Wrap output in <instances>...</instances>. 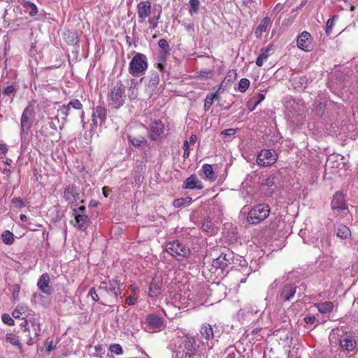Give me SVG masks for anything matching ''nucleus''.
I'll list each match as a JSON object with an SVG mask.
<instances>
[{
  "mask_svg": "<svg viewBox=\"0 0 358 358\" xmlns=\"http://www.w3.org/2000/svg\"><path fill=\"white\" fill-rule=\"evenodd\" d=\"M208 352L194 337L178 338L175 343L173 358H207Z\"/></svg>",
  "mask_w": 358,
  "mask_h": 358,
  "instance_id": "1",
  "label": "nucleus"
},
{
  "mask_svg": "<svg viewBox=\"0 0 358 358\" xmlns=\"http://www.w3.org/2000/svg\"><path fill=\"white\" fill-rule=\"evenodd\" d=\"M284 105L288 120L296 126L302 124L306 115L303 101L287 97L285 99Z\"/></svg>",
  "mask_w": 358,
  "mask_h": 358,
  "instance_id": "2",
  "label": "nucleus"
},
{
  "mask_svg": "<svg viewBox=\"0 0 358 358\" xmlns=\"http://www.w3.org/2000/svg\"><path fill=\"white\" fill-rule=\"evenodd\" d=\"M270 212L271 208L268 204L257 203L248 212L247 220L250 224H258L268 217Z\"/></svg>",
  "mask_w": 358,
  "mask_h": 358,
  "instance_id": "3",
  "label": "nucleus"
},
{
  "mask_svg": "<svg viewBox=\"0 0 358 358\" xmlns=\"http://www.w3.org/2000/svg\"><path fill=\"white\" fill-rule=\"evenodd\" d=\"M166 251L178 261H182L190 255L189 248L179 241H169L166 244Z\"/></svg>",
  "mask_w": 358,
  "mask_h": 358,
  "instance_id": "4",
  "label": "nucleus"
},
{
  "mask_svg": "<svg viewBox=\"0 0 358 358\" xmlns=\"http://www.w3.org/2000/svg\"><path fill=\"white\" fill-rule=\"evenodd\" d=\"M148 67V59L145 55L137 52L129 63V73L137 77L143 74Z\"/></svg>",
  "mask_w": 358,
  "mask_h": 358,
  "instance_id": "5",
  "label": "nucleus"
},
{
  "mask_svg": "<svg viewBox=\"0 0 358 358\" xmlns=\"http://www.w3.org/2000/svg\"><path fill=\"white\" fill-rule=\"evenodd\" d=\"M215 333L213 330V327L209 324H203L200 329V338L196 339L199 343H202L201 347L205 348L208 352L213 346Z\"/></svg>",
  "mask_w": 358,
  "mask_h": 358,
  "instance_id": "6",
  "label": "nucleus"
},
{
  "mask_svg": "<svg viewBox=\"0 0 358 358\" xmlns=\"http://www.w3.org/2000/svg\"><path fill=\"white\" fill-rule=\"evenodd\" d=\"M232 258L233 253L229 250H225L218 257L213 259L210 271L216 273L218 270L224 271L231 264Z\"/></svg>",
  "mask_w": 358,
  "mask_h": 358,
  "instance_id": "7",
  "label": "nucleus"
},
{
  "mask_svg": "<svg viewBox=\"0 0 358 358\" xmlns=\"http://www.w3.org/2000/svg\"><path fill=\"white\" fill-rule=\"evenodd\" d=\"M73 216L75 218L73 226L79 231H85L90 223V219L85 213V207L80 206L73 208Z\"/></svg>",
  "mask_w": 358,
  "mask_h": 358,
  "instance_id": "8",
  "label": "nucleus"
},
{
  "mask_svg": "<svg viewBox=\"0 0 358 358\" xmlns=\"http://www.w3.org/2000/svg\"><path fill=\"white\" fill-rule=\"evenodd\" d=\"M297 286L294 283H287L280 287L276 299L281 303L290 301L296 293Z\"/></svg>",
  "mask_w": 358,
  "mask_h": 358,
  "instance_id": "9",
  "label": "nucleus"
},
{
  "mask_svg": "<svg viewBox=\"0 0 358 358\" xmlns=\"http://www.w3.org/2000/svg\"><path fill=\"white\" fill-rule=\"evenodd\" d=\"M277 159V154L274 150L264 149L257 155V164L260 166H270L275 163Z\"/></svg>",
  "mask_w": 358,
  "mask_h": 358,
  "instance_id": "10",
  "label": "nucleus"
},
{
  "mask_svg": "<svg viewBox=\"0 0 358 358\" xmlns=\"http://www.w3.org/2000/svg\"><path fill=\"white\" fill-rule=\"evenodd\" d=\"M164 325V320L161 316L152 313L146 317V329L149 332H157Z\"/></svg>",
  "mask_w": 358,
  "mask_h": 358,
  "instance_id": "11",
  "label": "nucleus"
},
{
  "mask_svg": "<svg viewBox=\"0 0 358 358\" xmlns=\"http://www.w3.org/2000/svg\"><path fill=\"white\" fill-rule=\"evenodd\" d=\"M99 289H102L107 293L112 294L116 299L121 294L120 282L115 278L101 282Z\"/></svg>",
  "mask_w": 358,
  "mask_h": 358,
  "instance_id": "12",
  "label": "nucleus"
},
{
  "mask_svg": "<svg viewBox=\"0 0 358 358\" xmlns=\"http://www.w3.org/2000/svg\"><path fill=\"white\" fill-rule=\"evenodd\" d=\"M29 322L31 324V329L33 331V335L31 334V329H29V332H27V344L29 346L33 345L39 338L41 334V324L38 320L36 318H31L29 320Z\"/></svg>",
  "mask_w": 358,
  "mask_h": 358,
  "instance_id": "13",
  "label": "nucleus"
},
{
  "mask_svg": "<svg viewBox=\"0 0 358 358\" xmlns=\"http://www.w3.org/2000/svg\"><path fill=\"white\" fill-rule=\"evenodd\" d=\"M64 199L69 203H77L80 199V189L73 184H69L64 187Z\"/></svg>",
  "mask_w": 358,
  "mask_h": 358,
  "instance_id": "14",
  "label": "nucleus"
},
{
  "mask_svg": "<svg viewBox=\"0 0 358 358\" xmlns=\"http://www.w3.org/2000/svg\"><path fill=\"white\" fill-rule=\"evenodd\" d=\"M124 91H110L108 94V106L113 108H119L125 101Z\"/></svg>",
  "mask_w": 358,
  "mask_h": 358,
  "instance_id": "15",
  "label": "nucleus"
},
{
  "mask_svg": "<svg viewBox=\"0 0 358 358\" xmlns=\"http://www.w3.org/2000/svg\"><path fill=\"white\" fill-rule=\"evenodd\" d=\"M152 6L149 1H140L136 6L138 22L143 23L151 14Z\"/></svg>",
  "mask_w": 358,
  "mask_h": 358,
  "instance_id": "16",
  "label": "nucleus"
},
{
  "mask_svg": "<svg viewBox=\"0 0 358 358\" xmlns=\"http://www.w3.org/2000/svg\"><path fill=\"white\" fill-rule=\"evenodd\" d=\"M313 37L306 31H302L296 39L297 47L303 51L308 52L311 50Z\"/></svg>",
  "mask_w": 358,
  "mask_h": 358,
  "instance_id": "17",
  "label": "nucleus"
},
{
  "mask_svg": "<svg viewBox=\"0 0 358 358\" xmlns=\"http://www.w3.org/2000/svg\"><path fill=\"white\" fill-rule=\"evenodd\" d=\"M107 111L106 108L98 106L93 110L92 123L97 127L103 124L106 120Z\"/></svg>",
  "mask_w": 358,
  "mask_h": 358,
  "instance_id": "18",
  "label": "nucleus"
},
{
  "mask_svg": "<svg viewBox=\"0 0 358 358\" xmlns=\"http://www.w3.org/2000/svg\"><path fill=\"white\" fill-rule=\"evenodd\" d=\"M237 78L236 71L234 69L229 70L222 82L221 83L219 90H227L230 88L236 89V80Z\"/></svg>",
  "mask_w": 358,
  "mask_h": 358,
  "instance_id": "19",
  "label": "nucleus"
},
{
  "mask_svg": "<svg viewBox=\"0 0 358 358\" xmlns=\"http://www.w3.org/2000/svg\"><path fill=\"white\" fill-rule=\"evenodd\" d=\"M31 109L29 107H27L21 117V138H22L23 136L28 133V130L30 129L31 126V122L30 121V116L31 115Z\"/></svg>",
  "mask_w": 358,
  "mask_h": 358,
  "instance_id": "20",
  "label": "nucleus"
},
{
  "mask_svg": "<svg viewBox=\"0 0 358 358\" xmlns=\"http://www.w3.org/2000/svg\"><path fill=\"white\" fill-rule=\"evenodd\" d=\"M164 126L160 120H155L150 125L149 137L152 141L157 140L164 132Z\"/></svg>",
  "mask_w": 358,
  "mask_h": 358,
  "instance_id": "21",
  "label": "nucleus"
},
{
  "mask_svg": "<svg viewBox=\"0 0 358 358\" xmlns=\"http://www.w3.org/2000/svg\"><path fill=\"white\" fill-rule=\"evenodd\" d=\"M50 276L47 273L42 274L37 282L38 289L46 294H51L52 288L49 285Z\"/></svg>",
  "mask_w": 358,
  "mask_h": 358,
  "instance_id": "22",
  "label": "nucleus"
},
{
  "mask_svg": "<svg viewBox=\"0 0 358 358\" xmlns=\"http://www.w3.org/2000/svg\"><path fill=\"white\" fill-rule=\"evenodd\" d=\"M339 344L342 350L347 352L352 351L356 346L355 341L350 336L347 334L340 337Z\"/></svg>",
  "mask_w": 358,
  "mask_h": 358,
  "instance_id": "23",
  "label": "nucleus"
},
{
  "mask_svg": "<svg viewBox=\"0 0 358 358\" xmlns=\"http://www.w3.org/2000/svg\"><path fill=\"white\" fill-rule=\"evenodd\" d=\"M182 187L189 189H201L203 187L201 181L198 179L196 175H191L184 181Z\"/></svg>",
  "mask_w": 358,
  "mask_h": 358,
  "instance_id": "24",
  "label": "nucleus"
},
{
  "mask_svg": "<svg viewBox=\"0 0 358 358\" xmlns=\"http://www.w3.org/2000/svg\"><path fill=\"white\" fill-rule=\"evenodd\" d=\"M271 27V20L269 17H264L255 31V36L257 38L262 36V34L268 31Z\"/></svg>",
  "mask_w": 358,
  "mask_h": 358,
  "instance_id": "25",
  "label": "nucleus"
},
{
  "mask_svg": "<svg viewBox=\"0 0 358 358\" xmlns=\"http://www.w3.org/2000/svg\"><path fill=\"white\" fill-rule=\"evenodd\" d=\"M275 177L270 176L265 179L262 183L261 189L266 196H270L275 189Z\"/></svg>",
  "mask_w": 358,
  "mask_h": 358,
  "instance_id": "26",
  "label": "nucleus"
},
{
  "mask_svg": "<svg viewBox=\"0 0 358 358\" xmlns=\"http://www.w3.org/2000/svg\"><path fill=\"white\" fill-rule=\"evenodd\" d=\"M162 286V280L158 278L155 277L152 279V281L150 284L149 287V296L150 297H155L157 296L160 292H161V288Z\"/></svg>",
  "mask_w": 358,
  "mask_h": 358,
  "instance_id": "27",
  "label": "nucleus"
},
{
  "mask_svg": "<svg viewBox=\"0 0 358 358\" xmlns=\"http://www.w3.org/2000/svg\"><path fill=\"white\" fill-rule=\"evenodd\" d=\"M346 207L344 196L341 192H336L331 201V208L333 209H345Z\"/></svg>",
  "mask_w": 358,
  "mask_h": 358,
  "instance_id": "28",
  "label": "nucleus"
},
{
  "mask_svg": "<svg viewBox=\"0 0 358 358\" xmlns=\"http://www.w3.org/2000/svg\"><path fill=\"white\" fill-rule=\"evenodd\" d=\"M273 45L269 44L266 48H263L260 50V54L257 58L256 64L258 66H262L264 62L268 58V57L272 54L271 51L273 50Z\"/></svg>",
  "mask_w": 358,
  "mask_h": 358,
  "instance_id": "29",
  "label": "nucleus"
},
{
  "mask_svg": "<svg viewBox=\"0 0 358 358\" xmlns=\"http://www.w3.org/2000/svg\"><path fill=\"white\" fill-rule=\"evenodd\" d=\"M30 310L24 304H18L12 313L14 318L24 320L28 315Z\"/></svg>",
  "mask_w": 358,
  "mask_h": 358,
  "instance_id": "30",
  "label": "nucleus"
},
{
  "mask_svg": "<svg viewBox=\"0 0 358 358\" xmlns=\"http://www.w3.org/2000/svg\"><path fill=\"white\" fill-rule=\"evenodd\" d=\"M335 234L338 237L342 239H346L351 236L350 229L342 224H338L335 226Z\"/></svg>",
  "mask_w": 358,
  "mask_h": 358,
  "instance_id": "31",
  "label": "nucleus"
},
{
  "mask_svg": "<svg viewBox=\"0 0 358 358\" xmlns=\"http://www.w3.org/2000/svg\"><path fill=\"white\" fill-rule=\"evenodd\" d=\"M265 96L263 94H258L250 98L246 106L250 111L254 110L256 107L264 99Z\"/></svg>",
  "mask_w": 358,
  "mask_h": 358,
  "instance_id": "32",
  "label": "nucleus"
},
{
  "mask_svg": "<svg viewBox=\"0 0 358 358\" xmlns=\"http://www.w3.org/2000/svg\"><path fill=\"white\" fill-rule=\"evenodd\" d=\"M202 171L205 175L206 178L209 181H215L217 179V175L214 172L213 167L210 164H204L202 166Z\"/></svg>",
  "mask_w": 358,
  "mask_h": 358,
  "instance_id": "33",
  "label": "nucleus"
},
{
  "mask_svg": "<svg viewBox=\"0 0 358 358\" xmlns=\"http://www.w3.org/2000/svg\"><path fill=\"white\" fill-rule=\"evenodd\" d=\"M318 311L322 314L331 313L334 308V303L331 301H324L315 304Z\"/></svg>",
  "mask_w": 358,
  "mask_h": 358,
  "instance_id": "34",
  "label": "nucleus"
},
{
  "mask_svg": "<svg viewBox=\"0 0 358 358\" xmlns=\"http://www.w3.org/2000/svg\"><path fill=\"white\" fill-rule=\"evenodd\" d=\"M6 340L7 342L10 343L13 345L17 346L20 350V353H23V349L22 344L19 340L18 336L13 333H8L6 335Z\"/></svg>",
  "mask_w": 358,
  "mask_h": 358,
  "instance_id": "35",
  "label": "nucleus"
},
{
  "mask_svg": "<svg viewBox=\"0 0 358 358\" xmlns=\"http://www.w3.org/2000/svg\"><path fill=\"white\" fill-rule=\"evenodd\" d=\"M201 228L210 235L215 234L217 230L211 221L206 220L201 223Z\"/></svg>",
  "mask_w": 358,
  "mask_h": 358,
  "instance_id": "36",
  "label": "nucleus"
},
{
  "mask_svg": "<svg viewBox=\"0 0 358 358\" xmlns=\"http://www.w3.org/2000/svg\"><path fill=\"white\" fill-rule=\"evenodd\" d=\"M218 92L219 91H216L215 93H212L206 96L204 103V110L206 111L208 110L210 108L215 99H219Z\"/></svg>",
  "mask_w": 358,
  "mask_h": 358,
  "instance_id": "37",
  "label": "nucleus"
},
{
  "mask_svg": "<svg viewBox=\"0 0 358 358\" xmlns=\"http://www.w3.org/2000/svg\"><path fill=\"white\" fill-rule=\"evenodd\" d=\"M21 5L24 8H29L30 10L29 11V14L30 16H35L37 13H38V8L36 7V6L30 2V1H26V0H23L22 2H21Z\"/></svg>",
  "mask_w": 358,
  "mask_h": 358,
  "instance_id": "38",
  "label": "nucleus"
},
{
  "mask_svg": "<svg viewBox=\"0 0 358 358\" xmlns=\"http://www.w3.org/2000/svg\"><path fill=\"white\" fill-rule=\"evenodd\" d=\"M1 239L3 243L11 245L14 242V235L10 231L6 230L2 233Z\"/></svg>",
  "mask_w": 358,
  "mask_h": 358,
  "instance_id": "39",
  "label": "nucleus"
},
{
  "mask_svg": "<svg viewBox=\"0 0 358 358\" xmlns=\"http://www.w3.org/2000/svg\"><path fill=\"white\" fill-rule=\"evenodd\" d=\"M158 45L162 50L160 53L170 54L171 48L166 39H159V41H158Z\"/></svg>",
  "mask_w": 358,
  "mask_h": 358,
  "instance_id": "40",
  "label": "nucleus"
},
{
  "mask_svg": "<svg viewBox=\"0 0 358 358\" xmlns=\"http://www.w3.org/2000/svg\"><path fill=\"white\" fill-rule=\"evenodd\" d=\"M337 18V15H334L332 17L327 20L326 24V34L327 36H329L331 34L333 27L334 26V22Z\"/></svg>",
  "mask_w": 358,
  "mask_h": 358,
  "instance_id": "41",
  "label": "nucleus"
},
{
  "mask_svg": "<svg viewBox=\"0 0 358 358\" xmlns=\"http://www.w3.org/2000/svg\"><path fill=\"white\" fill-rule=\"evenodd\" d=\"M192 201V198L187 196L185 198L177 199L173 201V206L175 208H181L186 203H189Z\"/></svg>",
  "mask_w": 358,
  "mask_h": 358,
  "instance_id": "42",
  "label": "nucleus"
},
{
  "mask_svg": "<svg viewBox=\"0 0 358 358\" xmlns=\"http://www.w3.org/2000/svg\"><path fill=\"white\" fill-rule=\"evenodd\" d=\"M129 139L130 142L132 143V145L134 146H136V147L141 146L142 144H144L146 142L145 138L142 136H139V137L129 136Z\"/></svg>",
  "mask_w": 358,
  "mask_h": 358,
  "instance_id": "43",
  "label": "nucleus"
},
{
  "mask_svg": "<svg viewBox=\"0 0 358 358\" xmlns=\"http://www.w3.org/2000/svg\"><path fill=\"white\" fill-rule=\"evenodd\" d=\"M189 3L190 6L189 12L191 13H197L199 10V0H189Z\"/></svg>",
  "mask_w": 358,
  "mask_h": 358,
  "instance_id": "44",
  "label": "nucleus"
},
{
  "mask_svg": "<svg viewBox=\"0 0 358 358\" xmlns=\"http://www.w3.org/2000/svg\"><path fill=\"white\" fill-rule=\"evenodd\" d=\"M236 350L234 347L230 346L225 350L222 357L223 358H236Z\"/></svg>",
  "mask_w": 358,
  "mask_h": 358,
  "instance_id": "45",
  "label": "nucleus"
},
{
  "mask_svg": "<svg viewBox=\"0 0 358 358\" xmlns=\"http://www.w3.org/2000/svg\"><path fill=\"white\" fill-rule=\"evenodd\" d=\"M159 83V78L157 73H153L151 75L149 80L150 87H156Z\"/></svg>",
  "mask_w": 358,
  "mask_h": 358,
  "instance_id": "46",
  "label": "nucleus"
},
{
  "mask_svg": "<svg viewBox=\"0 0 358 358\" xmlns=\"http://www.w3.org/2000/svg\"><path fill=\"white\" fill-rule=\"evenodd\" d=\"M11 203L16 208H22L25 207V203L20 197H14L11 200Z\"/></svg>",
  "mask_w": 358,
  "mask_h": 358,
  "instance_id": "47",
  "label": "nucleus"
},
{
  "mask_svg": "<svg viewBox=\"0 0 358 358\" xmlns=\"http://www.w3.org/2000/svg\"><path fill=\"white\" fill-rule=\"evenodd\" d=\"M110 350L111 352L120 355L123 353V349L120 344H113L110 346Z\"/></svg>",
  "mask_w": 358,
  "mask_h": 358,
  "instance_id": "48",
  "label": "nucleus"
},
{
  "mask_svg": "<svg viewBox=\"0 0 358 358\" xmlns=\"http://www.w3.org/2000/svg\"><path fill=\"white\" fill-rule=\"evenodd\" d=\"M159 18H160V13L158 14L157 16H156L155 18L152 17V18L148 19V22L149 24V27L151 29H155L157 27V26H158L157 21Z\"/></svg>",
  "mask_w": 358,
  "mask_h": 358,
  "instance_id": "49",
  "label": "nucleus"
},
{
  "mask_svg": "<svg viewBox=\"0 0 358 358\" xmlns=\"http://www.w3.org/2000/svg\"><path fill=\"white\" fill-rule=\"evenodd\" d=\"M1 320H2V322L4 324H8L9 326L14 325V320H13V319L8 313H3L1 315Z\"/></svg>",
  "mask_w": 358,
  "mask_h": 358,
  "instance_id": "50",
  "label": "nucleus"
},
{
  "mask_svg": "<svg viewBox=\"0 0 358 358\" xmlns=\"http://www.w3.org/2000/svg\"><path fill=\"white\" fill-rule=\"evenodd\" d=\"M199 76L202 78H212L214 76V72L210 69L201 70L199 72Z\"/></svg>",
  "mask_w": 358,
  "mask_h": 358,
  "instance_id": "51",
  "label": "nucleus"
},
{
  "mask_svg": "<svg viewBox=\"0 0 358 358\" xmlns=\"http://www.w3.org/2000/svg\"><path fill=\"white\" fill-rule=\"evenodd\" d=\"M182 148L184 150L182 157L184 159H187L189 156V150H190L188 141L185 140L184 141Z\"/></svg>",
  "mask_w": 358,
  "mask_h": 358,
  "instance_id": "52",
  "label": "nucleus"
},
{
  "mask_svg": "<svg viewBox=\"0 0 358 358\" xmlns=\"http://www.w3.org/2000/svg\"><path fill=\"white\" fill-rule=\"evenodd\" d=\"M71 108L74 109L80 110L83 108V105L80 101L78 99H73L68 103Z\"/></svg>",
  "mask_w": 358,
  "mask_h": 358,
  "instance_id": "53",
  "label": "nucleus"
},
{
  "mask_svg": "<svg viewBox=\"0 0 358 358\" xmlns=\"http://www.w3.org/2000/svg\"><path fill=\"white\" fill-rule=\"evenodd\" d=\"M250 81L247 78H242L238 83V88L241 90H247L249 87Z\"/></svg>",
  "mask_w": 358,
  "mask_h": 358,
  "instance_id": "54",
  "label": "nucleus"
},
{
  "mask_svg": "<svg viewBox=\"0 0 358 358\" xmlns=\"http://www.w3.org/2000/svg\"><path fill=\"white\" fill-rule=\"evenodd\" d=\"M71 107L69 104L67 105H63L59 110L58 111L62 115H64V116H68L69 114V112H70V110H71Z\"/></svg>",
  "mask_w": 358,
  "mask_h": 358,
  "instance_id": "55",
  "label": "nucleus"
},
{
  "mask_svg": "<svg viewBox=\"0 0 358 358\" xmlns=\"http://www.w3.org/2000/svg\"><path fill=\"white\" fill-rule=\"evenodd\" d=\"M138 301V297L134 296H129L126 299V303L129 306H134L135 305Z\"/></svg>",
  "mask_w": 358,
  "mask_h": 358,
  "instance_id": "56",
  "label": "nucleus"
},
{
  "mask_svg": "<svg viewBox=\"0 0 358 358\" xmlns=\"http://www.w3.org/2000/svg\"><path fill=\"white\" fill-rule=\"evenodd\" d=\"M316 321V317L314 315H306L304 317V322L306 324H313Z\"/></svg>",
  "mask_w": 358,
  "mask_h": 358,
  "instance_id": "57",
  "label": "nucleus"
},
{
  "mask_svg": "<svg viewBox=\"0 0 358 358\" xmlns=\"http://www.w3.org/2000/svg\"><path fill=\"white\" fill-rule=\"evenodd\" d=\"M89 295L91 296L92 299L94 301H99V297L95 290L94 288H92L90 289V292H89Z\"/></svg>",
  "mask_w": 358,
  "mask_h": 358,
  "instance_id": "58",
  "label": "nucleus"
},
{
  "mask_svg": "<svg viewBox=\"0 0 358 358\" xmlns=\"http://www.w3.org/2000/svg\"><path fill=\"white\" fill-rule=\"evenodd\" d=\"M236 129H227L223 130L221 132V134L224 135V136H231L234 135L236 134Z\"/></svg>",
  "mask_w": 358,
  "mask_h": 358,
  "instance_id": "59",
  "label": "nucleus"
},
{
  "mask_svg": "<svg viewBox=\"0 0 358 358\" xmlns=\"http://www.w3.org/2000/svg\"><path fill=\"white\" fill-rule=\"evenodd\" d=\"M29 322V320H24V322L21 323V327L24 328L23 331L24 332H29V327H28V324Z\"/></svg>",
  "mask_w": 358,
  "mask_h": 358,
  "instance_id": "60",
  "label": "nucleus"
},
{
  "mask_svg": "<svg viewBox=\"0 0 358 358\" xmlns=\"http://www.w3.org/2000/svg\"><path fill=\"white\" fill-rule=\"evenodd\" d=\"M169 55V54L160 53V54H159V58H158L159 62V63L166 64V57H167Z\"/></svg>",
  "mask_w": 358,
  "mask_h": 358,
  "instance_id": "61",
  "label": "nucleus"
},
{
  "mask_svg": "<svg viewBox=\"0 0 358 358\" xmlns=\"http://www.w3.org/2000/svg\"><path fill=\"white\" fill-rule=\"evenodd\" d=\"M38 227V225L31 223V222H28L27 223V229L31 230V231H36V227Z\"/></svg>",
  "mask_w": 358,
  "mask_h": 358,
  "instance_id": "62",
  "label": "nucleus"
},
{
  "mask_svg": "<svg viewBox=\"0 0 358 358\" xmlns=\"http://www.w3.org/2000/svg\"><path fill=\"white\" fill-rule=\"evenodd\" d=\"M20 287L18 285H15L13 286V297L15 298L18 295V294L20 292Z\"/></svg>",
  "mask_w": 358,
  "mask_h": 358,
  "instance_id": "63",
  "label": "nucleus"
},
{
  "mask_svg": "<svg viewBox=\"0 0 358 358\" xmlns=\"http://www.w3.org/2000/svg\"><path fill=\"white\" fill-rule=\"evenodd\" d=\"M103 194L105 197H108L109 195V193L111 192V189L108 187H103L102 188Z\"/></svg>",
  "mask_w": 358,
  "mask_h": 358,
  "instance_id": "64",
  "label": "nucleus"
}]
</instances>
